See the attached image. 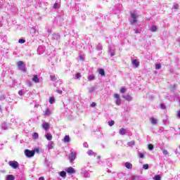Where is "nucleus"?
Listing matches in <instances>:
<instances>
[{
	"mask_svg": "<svg viewBox=\"0 0 180 180\" xmlns=\"http://www.w3.org/2000/svg\"><path fill=\"white\" fill-rule=\"evenodd\" d=\"M34 154H36V150H30L29 149L25 150V155L28 158H31V157H34Z\"/></svg>",
	"mask_w": 180,
	"mask_h": 180,
	"instance_id": "obj_1",
	"label": "nucleus"
},
{
	"mask_svg": "<svg viewBox=\"0 0 180 180\" xmlns=\"http://www.w3.org/2000/svg\"><path fill=\"white\" fill-rule=\"evenodd\" d=\"M8 165L11 168H13V169H18V168H19V163L17 161H9Z\"/></svg>",
	"mask_w": 180,
	"mask_h": 180,
	"instance_id": "obj_2",
	"label": "nucleus"
},
{
	"mask_svg": "<svg viewBox=\"0 0 180 180\" xmlns=\"http://www.w3.org/2000/svg\"><path fill=\"white\" fill-rule=\"evenodd\" d=\"M131 18H132V25L137 23V18H139V15L137 14L131 13Z\"/></svg>",
	"mask_w": 180,
	"mask_h": 180,
	"instance_id": "obj_3",
	"label": "nucleus"
},
{
	"mask_svg": "<svg viewBox=\"0 0 180 180\" xmlns=\"http://www.w3.org/2000/svg\"><path fill=\"white\" fill-rule=\"evenodd\" d=\"M77 158V152H72L70 155V162H74Z\"/></svg>",
	"mask_w": 180,
	"mask_h": 180,
	"instance_id": "obj_4",
	"label": "nucleus"
},
{
	"mask_svg": "<svg viewBox=\"0 0 180 180\" xmlns=\"http://www.w3.org/2000/svg\"><path fill=\"white\" fill-rule=\"evenodd\" d=\"M114 98H115L117 99L116 101V105L117 106L120 105V103L122 102V101L120 100V95L117 94H114Z\"/></svg>",
	"mask_w": 180,
	"mask_h": 180,
	"instance_id": "obj_5",
	"label": "nucleus"
},
{
	"mask_svg": "<svg viewBox=\"0 0 180 180\" xmlns=\"http://www.w3.org/2000/svg\"><path fill=\"white\" fill-rule=\"evenodd\" d=\"M65 171L68 174H75V169H74L72 167H68Z\"/></svg>",
	"mask_w": 180,
	"mask_h": 180,
	"instance_id": "obj_6",
	"label": "nucleus"
},
{
	"mask_svg": "<svg viewBox=\"0 0 180 180\" xmlns=\"http://www.w3.org/2000/svg\"><path fill=\"white\" fill-rule=\"evenodd\" d=\"M42 127H43L44 130H49L50 124H49V122H44L42 124Z\"/></svg>",
	"mask_w": 180,
	"mask_h": 180,
	"instance_id": "obj_7",
	"label": "nucleus"
},
{
	"mask_svg": "<svg viewBox=\"0 0 180 180\" xmlns=\"http://www.w3.org/2000/svg\"><path fill=\"white\" fill-rule=\"evenodd\" d=\"M150 122L152 124H157L158 123V120L155 119L154 117H150Z\"/></svg>",
	"mask_w": 180,
	"mask_h": 180,
	"instance_id": "obj_8",
	"label": "nucleus"
},
{
	"mask_svg": "<svg viewBox=\"0 0 180 180\" xmlns=\"http://www.w3.org/2000/svg\"><path fill=\"white\" fill-rule=\"evenodd\" d=\"M17 65L18 67V68H22L23 67H25V63H23V61L20 60L17 63Z\"/></svg>",
	"mask_w": 180,
	"mask_h": 180,
	"instance_id": "obj_9",
	"label": "nucleus"
},
{
	"mask_svg": "<svg viewBox=\"0 0 180 180\" xmlns=\"http://www.w3.org/2000/svg\"><path fill=\"white\" fill-rule=\"evenodd\" d=\"M32 81L34 82H36L37 84L39 82L40 79H39V75H35L34 77L32 78Z\"/></svg>",
	"mask_w": 180,
	"mask_h": 180,
	"instance_id": "obj_10",
	"label": "nucleus"
},
{
	"mask_svg": "<svg viewBox=\"0 0 180 180\" xmlns=\"http://www.w3.org/2000/svg\"><path fill=\"white\" fill-rule=\"evenodd\" d=\"M122 98H123V99H125V101H128V102H130V101H131V99H133V98H131V96H130V95L124 96Z\"/></svg>",
	"mask_w": 180,
	"mask_h": 180,
	"instance_id": "obj_11",
	"label": "nucleus"
},
{
	"mask_svg": "<svg viewBox=\"0 0 180 180\" xmlns=\"http://www.w3.org/2000/svg\"><path fill=\"white\" fill-rule=\"evenodd\" d=\"M125 167L126 168H127L128 169H131V168H133V165H131V163L129 162H125Z\"/></svg>",
	"mask_w": 180,
	"mask_h": 180,
	"instance_id": "obj_12",
	"label": "nucleus"
},
{
	"mask_svg": "<svg viewBox=\"0 0 180 180\" xmlns=\"http://www.w3.org/2000/svg\"><path fill=\"white\" fill-rule=\"evenodd\" d=\"M132 64H134L136 68H139L140 65V63H139L136 59L132 60Z\"/></svg>",
	"mask_w": 180,
	"mask_h": 180,
	"instance_id": "obj_13",
	"label": "nucleus"
},
{
	"mask_svg": "<svg viewBox=\"0 0 180 180\" xmlns=\"http://www.w3.org/2000/svg\"><path fill=\"white\" fill-rule=\"evenodd\" d=\"M45 137H46V140H49V141L53 140V136H51V134H45Z\"/></svg>",
	"mask_w": 180,
	"mask_h": 180,
	"instance_id": "obj_14",
	"label": "nucleus"
},
{
	"mask_svg": "<svg viewBox=\"0 0 180 180\" xmlns=\"http://www.w3.org/2000/svg\"><path fill=\"white\" fill-rule=\"evenodd\" d=\"M63 141H64L65 143H70V136L65 135V137H64V139H63Z\"/></svg>",
	"mask_w": 180,
	"mask_h": 180,
	"instance_id": "obj_15",
	"label": "nucleus"
},
{
	"mask_svg": "<svg viewBox=\"0 0 180 180\" xmlns=\"http://www.w3.org/2000/svg\"><path fill=\"white\" fill-rule=\"evenodd\" d=\"M6 180H15V176H13V174H8Z\"/></svg>",
	"mask_w": 180,
	"mask_h": 180,
	"instance_id": "obj_16",
	"label": "nucleus"
},
{
	"mask_svg": "<svg viewBox=\"0 0 180 180\" xmlns=\"http://www.w3.org/2000/svg\"><path fill=\"white\" fill-rule=\"evenodd\" d=\"M32 137H33L34 140H37L39 139V134L37 132H34L32 134Z\"/></svg>",
	"mask_w": 180,
	"mask_h": 180,
	"instance_id": "obj_17",
	"label": "nucleus"
},
{
	"mask_svg": "<svg viewBox=\"0 0 180 180\" xmlns=\"http://www.w3.org/2000/svg\"><path fill=\"white\" fill-rule=\"evenodd\" d=\"M53 141H50L48 145V150H53Z\"/></svg>",
	"mask_w": 180,
	"mask_h": 180,
	"instance_id": "obj_18",
	"label": "nucleus"
},
{
	"mask_svg": "<svg viewBox=\"0 0 180 180\" xmlns=\"http://www.w3.org/2000/svg\"><path fill=\"white\" fill-rule=\"evenodd\" d=\"M50 110L49 108H46L44 114V116H50Z\"/></svg>",
	"mask_w": 180,
	"mask_h": 180,
	"instance_id": "obj_19",
	"label": "nucleus"
},
{
	"mask_svg": "<svg viewBox=\"0 0 180 180\" xmlns=\"http://www.w3.org/2000/svg\"><path fill=\"white\" fill-rule=\"evenodd\" d=\"M98 72L100 75L105 76V70L103 69H98Z\"/></svg>",
	"mask_w": 180,
	"mask_h": 180,
	"instance_id": "obj_20",
	"label": "nucleus"
},
{
	"mask_svg": "<svg viewBox=\"0 0 180 180\" xmlns=\"http://www.w3.org/2000/svg\"><path fill=\"white\" fill-rule=\"evenodd\" d=\"M120 134H121V135H124V134H126V129H124V128H122V129L120 130Z\"/></svg>",
	"mask_w": 180,
	"mask_h": 180,
	"instance_id": "obj_21",
	"label": "nucleus"
},
{
	"mask_svg": "<svg viewBox=\"0 0 180 180\" xmlns=\"http://www.w3.org/2000/svg\"><path fill=\"white\" fill-rule=\"evenodd\" d=\"M95 79V75H91L89 76V81H94Z\"/></svg>",
	"mask_w": 180,
	"mask_h": 180,
	"instance_id": "obj_22",
	"label": "nucleus"
},
{
	"mask_svg": "<svg viewBox=\"0 0 180 180\" xmlns=\"http://www.w3.org/2000/svg\"><path fill=\"white\" fill-rule=\"evenodd\" d=\"M60 176H62L63 178H64V176H67V173L64 171L60 172Z\"/></svg>",
	"mask_w": 180,
	"mask_h": 180,
	"instance_id": "obj_23",
	"label": "nucleus"
},
{
	"mask_svg": "<svg viewBox=\"0 0 180 180\" xmlns=\"http://www.w3.org/2000/svg\"><path fill=\"white\" fill-rule=\"evenodd\" d=\"M153 179H154V180H161V176H160L159 174L155 175V176L153 177Z\"/></svg>",
	"mask_w": 180,
	"mask_h": 180,
	"instance_id": "obj_24",
	"label": "nucleus"
},
{
	"mask_svg": "<svg viewBox=\"0 0 180 180\" xmlns=\"http://www.w3.org/2000/svg\"><path fill=\"white\" fill-rule=\"evenodd\" d=\"M157 31V25H153L151 27V32H156Z\"/></svg>",
	"mask_w": 180,
	"mask_h": 180,
	"instance_id": "obj_25",
	"label": "nucleus"
},
{
	"mask_svg": "<svg viewBox=\"0 0 180 180\" xmlns=\"http://www.w3.org/2000/svg\"><path fill=\"white\" fill-rule=\"evenodd\" d=\"M134 144H136V142L134 141H131L128 143V146H129V147H131V146H134Z\"/></svg>",
	"mask_w": 180,
	"mask_h": 180,
	"instance_id": "obj_26",
	"label": "nucleus"
},
{
	"mask_svg": "<svg viewBox=\"0 0 180 180\" xmlns=\"http://www.w3.org/2000/svg\"><path fill=\"white\" fill-rule=\"evenodd\" d=\"M49 103H51V105H53V103H54V97H51L49 98Z\"/></svg>",
	"mask_w": 180,
	"mask_h": 180,
	"instance_id": "obj_27",
	"label": "nucleus"
},
{
	"mask_svg": "<svg viewBox=\"0 0 180 180\" xmlns=\"http://www.w3.org/2000/svg\"><path fill=\"white\" fill-rule=\"evenodd\" d=\"M26 40L23 39H20L18 40V43H20V44H23V43H25Z\"/></svg>",
	"mask_w": 180,
	"mask_h": 180,
	"instance_id": "obj_28",
	"label": "nucleus"
},
{
	"mask_svg": "<svg viewBox=\"0 0 180 180\" xmlns=\"http://www.w3.org/2000/svg\"><path fill=\"white\" fill-rule=\"evenodd\" d=\"M156 70H160L161 68V63H157L155 65Z\"/></svg>",
	"mask_w": 180,
	"mask_h": 180,
	"instance_id": "obj_29",
	"label": "nucleus"
},
{
	"mask_svg": "<svg viewBox=\"0 0 180 180\" xmlns=\"http://www.w3.org/2000/svg\"><path fill=\"white\" fill-rule=\"evenodd\" d=\"M148 150H154V145L153 144H149L148 145Z\"/></svg>",
	"mask_w": 180,
	"mask_h": 180,
	"instance_id": "obj_30",
	"label": "nucleus"
},
{
	"mask_svg": "<svg viewBox=\"0 0 180 180\" xmlns=\"http://www.w3.org/2000/svg\"><path fill=\"white\" fill-rule=\"evenodd\" d=\"M115 124V122L113 120L109 121L108 122V125L112 127Z\"/></svg>",
	"mask_w": 180,
	"mask_h": 180,
	"instance_id": "obj_31",
	"label": "nucleus"
},
{
	"mask_svg": "<svg viewBox=\"0 0 180 180\" xmlns=\"http://www.w3.org/2000/svg\"><path fill=\"white\" fill-rule=\"evenodd\" d=\"M162 153L164 154V155H168V154H169V153L167 150H163Z\"/></svg>",
	"mask_w": 180,
	"mask_h": 180,
	"instance_id": "obj_32",
	"label": "nucleus"
},
{
	"mask_svg": "<svg viewBox=\"0 0 180 180\" xmlns=\"http://www.w3.org/2000/svg\"><path fill=\"white\" fill-rule=\"evenodd\" d=\"M82 75L81 73L77 72L75 75V78L78 79V78H81Z\"/></svg>",
	"mask_w": 180,
	"mask_h": 180,
	"instance_id": "obj_33",
	"label": "nucleus"
},
{
	"mask_svg": "<svg viewBox=\"0 0 180 180\" xmlns=\"http://www.w3.org/2000/svg\"><path fill=\"white\" fill-rule=\"evenodd\" d=\"M126 92V89L125 88H121L120 89V93L121 94H124Z\"/></svg>",
	"mask_w": 180,
	"mask_h": 180,
	"instance_id": "obj_34",
	"label": "nucleus"
},
{
	"mask_svg": "<svg viewBox=\"0 0 180 180\" xmlns=\"http://www.w3.org/2000/svg\"><path fill=\"white\" fill-rule=\"evenodd\" d=\"M93 153H94V150H89L87 152L88 155H92Z\"/></svg>",
	"mask_w": 180,
	"mask_h": 180,
	"instance_id": "obj_35",
	"label": "nucleus"
},
{
	"mask_svg": "<svg viewBox=\"0 0 180 180\" xmlns=\"http://www.w3.org/2000/svg\"><path fill=\"white\" fill-rule=\"evenodd\" d=\"M143 169H148V164H145L143 165Z\"/></svg>",
	"mask_w": 180,
	"mask_h": 180,
	"instance_id": "obj_36",
	"label": "nucleus"
},
{
	"mask_svg": "<svg viewBox=\"0 0 180 180\" xmlns=\"http://www.w3.org/2000/svg\"><path fill=\"white\" fill-rule=\"evenodd\" d=\"M53 8L55 9H58V8H60V6H58V4L57 3H55L53 5Z\"/></svg>",
	"mask_w": 180,
	"mask_h": 180,
	"instance_id": "obj_37",
	"label": "nucleus"
},
{
	"mask_svg": "<svg viewBox=\"0 0 180 180\" xmlns=\"http://www.w3.org/2000/svg\"><path fill=\"white\" fill-rule=\"evenodd\" d=\"M134 32H135V33H140V32H141V30H140V29H139V28H135L134 30Z\"/></svg>",
	"mask_w": 180,
	"mask_h": 180,
	"instance_id": "obj_38",
	"label": "nucleus"
},
{
	"mask_svg": "<svg viewBox=\"0 0 180 180\" xmlns=\"http://www.w3.org/2000/svg\"><path fill=\"white\" fill-rule=\"evenodd\" d=\"M50 78H51V81H56V76L55 75L50 76Z\"/></svg>",
	"mask_w": 180,
	"mask_h": 180,
	"instance_id": "obj_39",
	"label": "nucleus"
},
{
	"mask_svg": "<svg viewBox=\"0 0 180 180\" xmlns=\"http://www.w3.org/2000/svg\"><path fill=\"white\" fill-rule=\"evenodd\" d=\"M18 95H20V96H23V91H22V90H20V91H18Z\"/></svg>",
	"mask_w": 180,
	"mask_h": 180,
	"instance_id": "obj_40",
	"label": "nucleus"
},
{
	"mask_svg": "<svg viewBox=\"0 0 180 180\" xmlns=\"http://www.w3.org/2000/svg\"><path fill=\"white\" fill-rule=\"evenodd\" d=\"M91 105L92 108H95L96 106V103L93 102V103H91Z\"/></svg>",
	"mask_w": 180,
	"mask_h": 180,
	"instance_id": "obj_41",
	"label": "nucleus"
},
{
	"mask_svg": "<svg viewBox=\"0 0 180 180\" xmlns=\"http://www.w3.org/2000/svg\"><path fill=\"white\" fill-rule=\"evenodd\" d=\"M160 108L162 109V110L165 109V105L160 104Z\"/></svg>",
	"mask_w": 180,
	"mask_h": 180,
	"instance_id": "obj_42",
	"label": "nucleus"
},
{
	"mask_svg": "<svg viewBox=\"0 0 180 180\" xmlns=\"http://www.w3.org/2000/svg\"><path fill=\"white\" fill-rule=\"evenodd\" d=\"M56 92H57L58 94H60V95H62V94H63V91H61V90H57Z\"/></svg>",
	"mask_w": 180,
	"mask_h": 180,
	"instance_id": "obj_43",
	"label": "nucleus"
},
{
	"mask_svg": "<svg viewBox=\"0 0 180 180\" xmlns=\"http://www.w3.org/2000/svg\"><path fill=\"white\" fill-rule=\"evenodd\" d=\"M139 157H140V158H144V154L140 153Z\"/></svg>",
	"mask_w": 180,
	"mask_h": 180,
	"instance_id": "obj_44",
	"label": "nucleus"
},
{
	"mask_svg": "<svg viewBox=\"0 0 180 180\" xmlns=\"http://www.w3.org/2000/svg\"><path fill=\"white\" fill-rule=\"evenodd\" d=\"M177 117L180 119V110L177 112Z\"/></svg>",
	"mask_w": 180,
	"mask_h": 180,
	"instance_id": "obj_45",
	"label": "nucleus"
},
{
	"mask_svg": "<svg viewBox=\"0 0 180 180\" xmlns=\"http://www.w3.org/2000/svg\"><path fill=\"white\" fill-rule=\"evenodd\" d=\"M39 180H44V178L43 176H41L39 178Z\"/></svg>",
	"mask_w": 180,
	"mask_h": 180,
	"instance_id": "obj_46",
	"label": "nucleus"
},
{
	"mask_svg": "<svg viewBox=\"0 0 180 180\" xmlns=\"http://www.w3.org/2000/svg\"><path fill=\"white\" fill-rule=\"evenodd\" d=\"M178 5L174 6V9H178Z\"/></svg>",
	"mask_w": 180,
	"mask_h": 180,
	"instance_id": "obj_47",
	"label": "nucleus"
},
{
	"mask_svg": "<svg viewBox=\"0 0 180 180\" xmlns=\"http://www.w3.org/2000/svg\"><path fill=\"white\" fill-rule=\"evenodd\" d=\"M97 160H101V156H97Z\"/></svg>",
	"mask_w": 180,
	"mask_h": 180,
	"instance_id": "obj_48",
	"label": "nucleus"
},
{
	"mask_svg": "<svg viewBox=\"0 0 180 180\" xmlns=\"http://www.w3.org/2000/svg\"><path fill=\"white\" fill-rule=\"evenodd\" d=\"M37 151L39 152V148H37Z\"/></svg>",
	"mask_w": 180,
	"mask_h": 180,
	"instance_id": "obj_49",
	"label": "nucleus"
},
{
	"mask_svg": "<svg viewBox=\"0 0 180 180\" xmlns=\"http://www.w3.org/2000/svg\"><path fill=\"white\" fill-rule=\"evenodd\" d=\"M0 109H1V105H0Z\"/></svg>",
	"mask_w": 180,
	"mask_h": 180,
	"instance_id": "obj_50",
	"label": "nucleus"
}]
</instances>
